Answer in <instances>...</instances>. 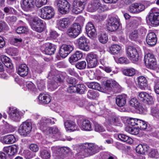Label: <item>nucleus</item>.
Returning a JSON list of instances; mask_svg holds the SVG:
<instances>
[{
	"label": "nucleus",
	"mask_w": 159,
	"mask_h": 159,
	"mask_svg": "<svg viewBox=\"0 0 159 159\" xmlns=\"http://www.w3.org/2000/svg\"><path fill=\"white\" fill-rule=\"evenodd\" d=\"M48 78L51 80L49 84V88L54 90L57 88L58 86V82L61 81V80L60 76L58 75V72L55 69H52L49 73Z\"/></svg>",
	"instance_id": "f257e3e1"
},
{
	"label": "nucleus",
	"mask_w": 159,
	"mask_h": 159,
	"mask_svg": "<svg viewBox=\"0 0 159 159\" xmlns=\"http://www.w3.org/2000/svg\"><path fill=\"white\" fill-rule=\"evenodd\" d=\"M30 25L34 30L39 33L43 31L46 28L45 23L37 17L33 18L32 21L30 22Z\"/></svg>",
	"instance_id": "f03ea898"
},
{
	"label": "nucleus",
	"mask_w": 159,
	"mask_h": 159,
	"mask_svg": "<svg viewBox=\"0 0 159 159\" xmlns=\"http://www.w3.org/2000/svg\"><path fill=\"white\" fill-rule=\"evenodd\" d=\"M79 149H80V152L84 150L90 155H93L99 152L100 149L98 146L93 143H86L79 146Z\"/></svg>",
	"instance_id": "7ed1b4c3"
},
{
	"label": "nucleus",
	"mask_w": 159,
	"mask_h": 159,
	"mask_svg": "<svg viewBox=\"0 0 159 159\" xmlns=\"http://www.w3.org/2000/svg\"><path fill=\"white\" fill-rule=\"evenodd\" d=\"M39 16L43 19L49 20L54 15V9L51 6H45L39 10Z\"/></svg>",
	"instance_id": "20e7f679"
},
{
	"label": "nucleus",
	"mask_w": 159,
	"mask_h": 159,
	"mask_svg": "<svg viewBox=\"0 0 159 159\" xmlns=\"http://www.w3.org/2000/svg\"><path fill=\"white\" fill-rule=\"evenodd\" d=\"M32 123L30 120H27L20 125L18 129L19 134L24 136H27L31 131Z\"/></svg>",
	"instance_id": "39448f33"
},
{
	"label": "nucleus",
	"mask_w": 159,
	"mask_h": 159,
	"mask_svg": "<svg viewBox=\"0 0 159 159\" xmlns=\"http://www.w3.org/2000/svg\"><path fill=\"white\" fill-rule=\"evenodd\" d=\"M55 4L61 14H65L69 12L70 5L66 0H56Z\"/></svg>",
	"instance_id": "423d86ee"
},
{
	"label": "nucleus",
	"mask_w": 159,
	"mask_h": 159,
	"mask_svg": "<svg viewBox=\"0 0 159 159\" xmlns=\"http://www.w3.org/2000/svg\"><path fill=\"white\" fill-rule=\"evenodd\" d=\"M7 112L10 118L15 121H20L23 116V113L21 111L12 107H9Z\"/></svg>",
	"instance_id": "0eeeda50"
},
{
	"label": "nucleus",
	"mask_w": 159,
	"mask_h": 159,
	"mask_svg": "<svg viewBox=\"0 0 159 159\" xmlns=\"http://www.w3.org/2000/svg\"><path fill=\"white\" fill-rule=\"evenodd\" d=\"M119 26V20L117 16H112L108 21L107 29L111 32L116 30Z\"/></svg>",
	"instance_id": "6e6552de"
},
{
	"label": "nucleus",
	"mask_w": 159,
	"mask_h": 159,
	"mask_svg": "<svg viewBox=\"0 0 159 159\" xmlns=\"http://www.w3.org/2000/svg\"><path fill=\"white\" fill-rule=\"evenodd\" d=\"M86 0H74L72 9L73 13L78 14L84 10Z\"/></svg>",
	"instance_id": "1a4fd4ad"
},
{
	"label": "nucleus",
	"mask_w": 159,
	"mask_h": 159,
	"mask_svg": "<svg viewBox=\"0 0 159 159\" xmlns=\"http://www.w3.org/2000/svg\"><path fill=\"white\" fill-rule=\"evenodd\" d=\"M148 19L152 24L159 25V10L156 8L151 9L148 16Z\"/></svg>",
	"instance_id": "9d476101"
},
{
	"label": "nucleus",
	"mask_w": 159,
	"mask_h": 159,
	"mask_svg": "<svg viewBox=\"0 0 159 159\" xmlns=\"http://www.w3.org/2000/svg\"><path fill=\"white\" fill-rule=\"evenodd\" d=\"M77 122L82 130L90 131L93 129L90 122L87 119L80 117L77 120Z\"/></svg>",
	"instance_id": "9b49d317"
},
{
	"label": "nucleus",
	"mask_w": 159,
	"mask_h": 159,
	"mask_svg": "<svg viewBox=\"0 0 159 159\" xmlns=\"http://www.w3.org/2000/svg\"><path fill=\"white\" fill-rule=\"evenodd\" d=\"M145 63L150 69H153L156 65V60L154 55L148 53L145 55L144 57Z\"/></svg>",
	"instance_id": "f8f14e48"
},
{
	"label": "nucleus",
	"mask_w": 159,
	"mask_h": 159,
	"mask_svg": "<svg viewBox=\"0 0 159 159\" xmlns=\"http://www.w3.org/2000/svg\"><path fill=\"white\" fill-rule=\"evenodd\" d=\"M81 30V27L80 24L75 23L68 30L67 34L70 37L75 38L80 33Z\"/></svg>",
	"instance_id": "ddd939ff"
},
{
	"label": "nucleus",
	"mask_w": 159,
	"mask_h": 159,
	"mask_svg": "<svg viewBox=\"0 0 159 159\" xmlns=\"http://www.w3.org/2000/svg\"><path fill=\"white\" fill-rule=\"evenodd\" d=\"M105 86V89L108 90H110L113 88V89L116 93H120L121 91V87L114 80H107Z\"/></svg>",
	"instance_id": "4468645a"
},
{
	"label": "nucleus",
	"mask_w": 159,
	"mask_h": 159,
	"mask_svg": "<svg viewBox=\"0 0 159 159\" xmlns=\"http://www.w3.org/2000/svg\"><path fill=\"white\" fill-rule=\"evenodd\" d=\"M127 56L133 62L137 61L139 59V54L136 49L132 46H129L127 50Z\"/></svg>",
	"instance_id": "2eb2a0df"
},
{
	"label": "nucleus",
	"mask_w": 159,
	"mask_h": 159,
	"mask_svg": "<svg viewBox=\"0 0 159 159\" xmlns=\"http://www.w3.org/2000/svg\"><path fill=\"white\" fill-rule=\"evenodd\" d=\"M87 66L89 68L96 66L97 63V56L96 54L92 53L87 54L86 57Z\"/></svg>",
	"instance_id": "dca6fc26"
},
{
	"label": "nucleus",
	"mask_w": 159,
	"mask_h": 159,
	"mask_svg": "<svg viewBox=\"0 0 159 159\" xmlns=\"http://www.w3.org/2000/svg\"><path fill=\"white\" fill-rule=\"evenodd\" d=\"M79 48L83 50L88 51L89 50L88 45L89 41L84 36H82L77 39Z\"/></svg>",
	"instance_id": "f3484780"
},
{
	"label": "nucleus",
	"mask_w": 159,
	"mask_h": 159,
	"mask_svg": "<svg viewBox=\"0 0 159 159\" xmlns=\"http://www.w3.org/2000/svg\"><path fill=\"white\" fill-rule=\"evenodd\" d=\"M64 124L65 127L67 131H74L78 130L79 129L75 121L72 120H64Z\"/></svg>",
	"instance_id": "a211bd4d"
},
{
	"label": "nucleus",
	"mask_w": 159,
	"mask_h": 159,
	"mask_svg": "<svg viewBox=\"0 0 159 159\" xmlns=\"http://www.w3.org/2000/svg\"><path fill=\"white\" fill-rule=\"evenodd\" d=\"M73 49V48L71 46L63 44L60 47L59 53L61 57L62 58H65L71 52Z\"/></svg>",
	"instance_id": "6ab92c4d"
},
{
	"label": "nucleus",
	"mask_w": 159,
	"mask_h": 159,
	"mask_svg": "<svg viewBox=\"0 0 159 159\" xmlns=\"http://www.w3.org/2000/svg\"><path fill=\"white\" fill-rule=\"evenodd\" d=\"M106 122L109 125L113 124L115 126H120L122 125L120 120L114 113L108 116Z\"/></svg>",
	"instance_id": "aec40b11"
},
{
	"label": "nucleus",
	"mask_w": 159,
	"mask_h": 159,
	"mask_svg": "<svg viewBox=\"0 0 159 159\" xmlns=\"http://www.w3.org/2000/svg\"><path fill=\"white\" fill-rule=\"evenodd\" d=\"M34 0H22L21 6L22 9L25 11L31 10L34 7Z\"/></svg>",
	"instance_id": "412c9836"
},
{
	"label": "nucleus",
	"mask_w": 159,
	"mask_h": 159,
	"mask_svg": "<svg viewBox=\"0 0 159 159\" xmlns=\"http://www.w3.org/2000/svg\"><path fill=\"white\" fill-rule=\"evenodd\" d=\"M69 23V20L67 18H63L57 21V28L61 31L68 28Z\"/></svg>",
	"instance_id": "4be33fe9"
},
{
	"label": "nucleus",
	"mask_w": 159,
	"mask_h": 159,
	"mask_svg": "<svg viewBox=\"0 0 159 159\" xmlns=\"http://www.w3.org/2000/svg\"><path fill=\"white\" fill-rule=\"evenodd\" d=\"M45 132L47 134H49L52 137L57 138L61 135V132L56 127H48Z\"/></svg>",
	"instance_id": "5701e85b"
},
{
	"label": "nucleus",
	"mask_w": 159,
	"mask_h": 159,
	"mask_svg": "<svg viewBox=\"0 0 159 159\" xmlns=\"http://www.w3.org/2000/svg\"><path fill=\"white\" fill-rule=\"evenodd\" d=\"M146 41L149 45L153 46L155 45L157 41V38L155 34L153 32L149 33L146 36Z\"/></svg>",
	"instance_id": "b1692460"
},
{
	"label": "nucleus",
	"mask_w": 159,
	"mask_h": 159,
	"mask_svg": "<svg viewBox=\"0 0 159 159\" xmlns=\"http://www.w3.org/2000/svg\"><path fill=\"white\" fill-rule=\"evenodd\" d=\"M127 95L123 94L117 96L116 101V105L119 107L124 106L126 103Z\"/></svg>",
	"instance_id": "393cba45"
},
{
	"label": "nucleus",
	"mask_w": 159,
	"mask_h": 159,
	"mask_svg": "<svg viewBox=\"0 0 159 159\" xmlns=\"http://www.w3.org/2000/svg\"><path fill=\"white\" fill-rule=\"evenodd\" d=\"M45 48L44 52L46 54L52 55L56 51V46L51 43H47L44 44Z\"/></svg>",
	"instance_id": "a878e982"
},
{
	"label": "nucleus",
	"mask_w": 159,
	"mask_h": 159,
	"mask_svg": "<svg viewBox=\"0 0 159 159\" xmlns=\"http://www.w3.org/2000/svg\"><path fill=\"white\" fill-rule=\"evenodd\" d=\"M28 67L25 64H22L18 67L17 73L21 77H25L28 75Z\"/></svg>",
	"instance_id": "bb28decb"
},
{
	"label": "nucleus",
	"mask_w": 159,
	"mask_h": 159,
	"mask_svg": "<svg viewBox=\"0 0 159 159\" xmlns=\"http://www.w3.org/2000/svg\"><path fill=\"white\" fill-rule=\"evenodd\" d=\"M149 149V147L146 144H140L136 148V152L139 154L143 155L147 152Z\"/></svg>",
	"instance_id": "cd10ccee"
},
{
	"label": "nucleus",
	"mask_w": 159,
	"mask_h": 159,
	"mask_svg": "<svg viewBox=\"0 0 159 159\" xmlns=\"http://www.w3.org/2000/svg\"><path fill=\"white\" fill-rule=\"evenodd\" d=\"M138 85L139 88L142 90L145 89L147 86V81L143 76L138 78Z\"/></svg>",
	"instance_id": "c85d7f7f"
},
{
	"label": "nucleus",
	"mask_w": 159,
	"mask_h": 159,
	"mask_svg": "<svg viewBox=\"0 0 159 159\" xmlns=\"http://www.w3.org/2000/svg\"><path fill=\"white\" fill-rule=\"evenodd\" d=\"M100 3L99 1L98 0H94L89 4L88 9L89 12H93L95 11L98 8Z\"/></svg>",
	"instance_id": "c756f323"
},
{
	"label": "nucleus",
	"mask_w": 159,
	"mask_h": 159,
	"mask_svg": "<svg viewBox=\"0 0 159 159\" xmlns=\"http://www.w3.org/2000/svg\"><path fill=\"white\" fill-rule=\"evenodd\" d=\"M82 56V52L77 51L69 58V61L70 63H72L80 59Z\"/></svg>",
	"instance_id": "7c9ffc66"
},
{
	"label": "nucleus",
	"mask_w": 159,
	"mask_h": 159,
	"mask_svg": "<svg viewBox=\"0 0 159 159\" xmlns=\"http://www.w3.org/2000/svg\"><path fill=\"white\" fill-rule=\"evenodd\" d=\"M0 59L2 62L8 68L12 69L13 68V65L10 59L8 57L2 55L0 56Z\"/></svg>",
	"instance_id": "2f4dec72"
},
{
	"label": "nucleus",
	"mask_w": 159,
	"mask_h": 159,
	"mask_svg": "<svg viewBox=\"0 0 159 159\" xmlns=\"http://www.w3.org/2000/svg\"><path fill=\"white\" fill-rule=\"evenodd\" d=\"M39 99L41 102L44 104H48L51 101V97L48 95L44 94H40L39 96Z\"/></svg>",
	"instance_id": "473e14b6"
},
{
	"label": "nucleus",
	"mask_w": 159,
	"mask_h": 159,
	"mask_svg": "<svg viewBox=\"0 0 159 159\" xmlns=\"http://www.w3.org/2000/svg\"><path fill=\"white\" fill-rule=\"evenodd\" d=\"M121 49V47L117 44H113L111 46L110 48V53L116 55L119 53Z\"/></svg>",
	"instance_id": "72a5a7b5"
},
{
	"label": "nucleus",
	"mask_w": 159,
	"mask_h": 159,
	"mask_svg": "<svg viewBox=\"0 0 159 159\" xmlns=\"http://www.w3.org/2000/svg\"><path fill=\"white\" fill-rule=\"evenodd\" d=\"M119 139L121 141L125 142L129 144H132L133 142V139L128 136L123 134L118 135Z\"/></svg>",
	"instance_id": "f704fd0d"
},
{
	"label": "nucleus",
	"mask_w": 159,
	"mask_h": 159,
	"mask_svg": "<svg viewBox=\"0 0 159 159\" xmlns=\"http://www.w3.org/2000/svg\"><path fill=\"white\" fill-rule=\"evenodd\" d=\"M87 97L91 99H95L98 98L99 95L98 92L93 89L90 90L87 93Z\"/></svg>",
	"instance_id": "c9c22d12"
},
{
	"label": "nucleus",
	"mask_w": 159,
	"mask_h": 159,
	"mask_svg": "<svg viewBox=\"0 0 159 159\" xmlns=\"http://www.w3.org/2000/svg\"><path fill=\"white\" fill-rule=\"evenodd\" d=\"M122 72L124 75L128 76H132L135 73V70L132 68L123 69Z\"/></svg>",
	"instance_id": "e433bc0d"
},
{
	"label": "nucleus",
	"mask_w": 159,
	"mask_h": 159,
	"mask_svg": "<svg viewBox=\"0 0 159 159\" xmlns=\"http://www.w3.org/2000/svg\"><path fill=\"white\" fill-rule=\"evenodd\" d=\"M76 92L80 94H83L86 91V86L83 84H78L76 86Z\"/></svg>",
	"instance_id": "4c0bfd02"
},
{
	"label": "nucleus",
	"mask_w": 159,
	"mask_h": 159,
	"mask_svg": "<svg viewBox=\"0 0 159 159\" xmlns=\"http://www.w3.org/2000/svg\"><path fill=\"white\" fill-rule=\"evenodd\" d=\"M151 115L157 119H159V110L157 108L156 106L151 108Z\"/></svg>",
	"instance_id": "58836bf2"
},
{
	"label": "nucleus",
	"mask_w": 159,
	"mask_h": 159,
	"mask_svg": "<svg viewBox=\"0 0 159 159\" xmlns=\"http://www.w3.org/2000/svg\"><path fill=\"white\" fill-rule=\"evenodd\" d=\"M98 39L100 43L104 44L107 42L108 37L106 34L101 33L98 35Z\"/></svg>",
	"instance_id": "ea45409f"
},
{
	"label": "nucleus",
	"mask_w": 159,
	"mask_h": 159,
	"mask_svg": "<svg viewBox=\"0 0 159 159\" xmlns=\"http://www.w3.org/2000/svg\"><path fill=\"white\" fill-rule=\"evenodd\" d=\"M125 130L126 131L132 134L136 135L139 133V130L137 128L135 127H128L126 128Z\"/></svg>",
	"instance_id": "a19ab883"
},
{
	"label": "nucleus",
	"mask_w": 159,
	"mask_h": 159,
	"mask_svg": "<svg viewBox=\"0 0 159 159\" xmlns=\"http://www.w3.org/2000/svg\"><path fill=\"white\" fill-rule=\"evenodd\" d=\"M138 128L142 130H145L147 128V125L146 122L141 120H139L137 122Z\"/></svg>",
	"instance_id": "79ce46f5"
},
{
	"label": "nucleus",
	"mask_w": 159,
	"mask_h": 159,
	"mask_svg": "<svg viewBox=\"0 0 159 159\" xmlns=\"http://www.w3.org/2000/svg\"><path fill=\"white\" fill-rule=\"evenodd\" d=\"M77 68L80 70H83L86 68V63L85 61H82L78 62L75 65Z\"/></svg>",
	"instance_id": "37998d69"
},
{
	"label": "nucleus",
	"mask_w": 159,
	"mask_h": 159,
	"mask_svg": "<svg viewBox=\"0 0 159 159\" xmlns=\"http://www.w3.org/2000/svg\"><path fill=\"white\" fill-rule=\"evenodd\" d=\"M40 156L43 159H48L50 157V154L46 150H42L40 151Z\"/></svg>",
	"instance_id": "c03bdc74"
},
{
	"label": "nucleus",
	"mask_w": 159,
	"mask_h": 159,
	"mask_svg": "<svg viewBox=\"0 0 159 159\" xmlns=\"http://www.w3.org/2000/svg\"><path fill=\"white\" fill-rule=\"evenodd\" d=\"M45 82L43 80H40L37 82V87L39 90H44L45 88Z\"/></svg>",
	"instance_id": "a18cd8bd"
},
{
	"label": "nucleus",
	"mask_w": 159,
	"mask_h": 159,
	"mask_svg": "<svg viewBox=\"0 0 159 159\" xmlns=\"http://www.w3.org/2000/svg\"><path fill=\"white\" fill-rule=\"evenodd\" d=\"M139 119L136 118H134L130 117L128 120V124L129 126H133L135 125H137V122L138 121Z\"/></svg>",
	"instance_id": "49530a36"
},
{
	"label": "nucleus",
	"mask_w": 159,
	"mask_h": 159,
	"mask_svg": "<svg viewBox=\"0 0 159 159\" xmlns=\"http://www.w3.org/2000/svg\"><path fill=\"white\" fill-rule=\"evenodd\" d=\"M143 102L146 104L148 105H152L153 104L154 102L151 96L147 94L146 97L145 98Z\"/></svg>",
	"instance_id": "de8ad7c7"
},
{
	"label": "nucleus",
	"mask_w": 159,
	"mask_h": 159,
	"mask_svg": "<svg viewBox=\"0 0 159 159\" xmlns=\"http://www.w3.org/2000/svg\"><path fill=\"white\" fill-rule=\"evenodd\" d=\"M18 148V146L15 144L10 146V153H9V155H13L17 152Z\"/></svg>",
	"instance_id": "09e8293b"
},
{
	"label": "nucleus",
	"mask_w": 159,
	"mask_h": 159,
	"mask_svg": "<svg viewBox=\"0 0 159 159\" xmlns=\"http://www.w3.org/2000/svg\"><path fill=\"white\" fill-rule=\"evenodd\" d=\"M87 33L88 36L92 39L93 38L95 37L97 35V33L95 28V27H93V28H91L89 31H87Z\"/></svg>",
	"instance_id": "8fccbe9b"
},
{
	"label": "nucleus",
	"mask_w": 159,
	"mask_h": 159,
	"mask_svg": "<svg viewBox=\"0 0 159 159\" xmlns=\"http://www.w3.org/2000/svg\"><path fill=\"white\" fill-rule=\"evenodd\" d=\"M28 31V28L25 26H20L16 30V32L18 34L25 33Z\"/></svg>",
	"instance_id": "3c124183"
},
{
	"label": "nucleus",
	"mask_w": 159,
	"mask_h": 159,
	"mask_svg": "<svg viewBox=\"0 0 159 159\" xmlns=\"http://www.w3.org/2000/svg\"><path fill=\"white\" fill-rule=\"evenodd\" d=\"M137 6V3L132 4L129 7V11L133 13H138Z\"/></svg>",
	"instance_id": "603ef678"
},
{
	"label": "nucleus",
	"mask_w": 159,
	"mask_h": 159,
	"mask_svg": "<svg viewBox=\"0 0 159 159\" xmlns=\"http://www.w3.org/2000/svg\"><path fill=\"white\" fill-rule=\"evenodd\" d=\"M47 3V0H35V3L38 7H40L46 4Z\"/></svg>",
	"instance_id": "864d4df0"
},
{
	"label": "nucleus",
	"mask_w": 159,
	"mask_h": 159,
	"mask_svg": "<svg viewBox=\"0 0 159 159\" xmlns=\"http://www.w3.org/2000/svg\"><path fill=\"white\" fill-rule=\"evenodd\" d=\"M94 129L95 131L98 132H103L105 131L104 128L97 123L94 124Z\"/></svg>",
	"instance_id": "5fc2aeb1"
},
{
	"label": "nucleus",
	"mask_w": 159,
	"mask_h": 159,
	"mask_svg": "<svg viewBox=\"0 0 159 159\" xmlns=\"http://www.w3.org/2000/svg\"><path fill=\"white\" fill-rule=\"evenodd\" d=\"M17 20L16 17L13 16H8L6 18V20L7 21L9 24H13Z\"/></svg>",
	"instance_id": "6e6d98bb"
},
{
	"label": "nucleus",
	"mask_w": 159,
	"mask_h": 159,
	"mask_svg": "<svg viewBox=\"0 0 159 159\" xmlns=\"http://www.w3.org/2000/svg\"><path fill=\"white\" fill-rule=\"evenodd\" d=\"M149 156L152 158H157L158 156V153L157 150L156 149H152L150 152Z\"/></svg>",
	"instance_id": "4d7b16f0"
},
{
	"label": "nucleus",
	"mask_w": 159,
	"mask_h": 159,
	"mask_svg": "<svg viewBox=\"0 0 159 159\" xmlns=\"http://www.w3.org/2000/svg\"><path fill=\"white\" fill-rule=\"evenodd\" d=\"M138 37V32L136 30H134L129 35V38L132 40H135Z\"/></svg>",
	"instance_id": "13d9d810"
},
{
	"label": "nucleus",
	"mask_w": 159,
	"mask_h": 159,
	"mask_svg": "<svg viewBox=\"0 0 159 159\" xmlns=\"http://www.w3.org/2000/svg\"><path fill=\"white\" fill-rule=\"evenodd\" d=\"M88 86L90 88L96 90L100 88L99 84L97 83H90L88 84Z\"/></svg>",
	"instance_id": "bf43d9fd"
},
{
	"label": "nucleus",
	"mask_w": 159,
	"mask_h": 159,
	"mask_svg": "<svg viewBox=\"0 0 159 159\" xmlns=\"http://www.w3.org/2000/svg\"><path fill=\"white\" fill-rule=\"evenodd\" d=\"M3 11L6 13L11 14L14 11V9L10 7H6L3 8Z\"/></svg>",
	"instance_id": "052dcab7"
},
{
	"label": "nucleus",
	"mask_w": 159,
	"mask_h": 159,
	"mask_svg": "<svg viewBox=\"0 0 159 159\" xmlns=\"http://www.w3.org/2000/svg\"><path fill=\"white\" fill-rule=\"evenodd\" d=\"M147 94V93L145 92H141L139 94L138 98L140 101L143 102L145 98L146 97Z\"/></svg>",
	"instance_id": "680f3d73"
},
{
	"label": "nucleus",
	"mask_w": 159,
	"mask_h": 159,
	"mask_svg": "<svg viewBox=\"0 0 159 159\" xmlns=\"http://www.w3.org/2000/svg\"><path fill=\"white\" fill-rule=\"evenodd\" d=\"M129 104L132 107H137L138 106L139 103L137 99L134 98L130 100Z\"/></svg>",
	"instance_id": "e2e57ef3"
},
{
	"label": "nucleus",
	"mask_w": 159,
	"mask_h": 159,
	"mask_svg": "<svg viewBox=\"0 0 159 159\" xmlns=\"http://www.w3.org/2000/svg\"><path fill=\"white\" fill-rule=\"evenodd\" d=\"M154 90L156 93L159 94V79L154 82Z\"/></svg>",
	"instance_id": "0e129e2a"
},
{
	"label": "nucleus",
	"mask_w": 159,
	"mask_h": 159,
	"mask_svg": "<svg viewBox=\"0 0 159 159\" xmlns=\"http://www.w3.org/2000/svg\"><path fill=\"white\" fill-rule=\"evenodd\" d=\"M23 154L26 159L31 158L33 157L31 152L28 150L24 151Z\"/></svg>",
	"instance_id": "69168bd1"
},
{
	"label": "nucleus",
	"mask_w": 159,
	"mask_h": 159,
	"mask_svg": "<svg viewBox=\"0 0 159 159\" xmlns=\"http://www.w3.org/2000/svg\"><path fill=\"white\" fill-rule=\"evenodd\" d=\"M30 148L31 150L34 152H37L39 149L38 146L34 143L31 144L30 145Z\"/></svg>",
	"instance_id": "338daca9"
},
{
	"label": "nucleus",
	"mask_w": 159,
	"mask_h": 159,
	"mask_svg": "<svg viewBox=\"0 0 159 159\" xmlns=\"http://www.w3.org/2000/svg\"><path fill=\"white\" fill-rule=\"evenodd\" d=\"M26 86L28 90H30L34 91L35 89V85L31 82L27 84Z\"/></svg>",
	"instance_id": "774afa93"
}]
</instances>
